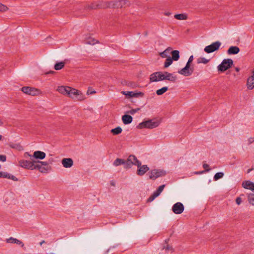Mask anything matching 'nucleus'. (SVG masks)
Returning a JSON list of instances; mask_svg holds the SVG:
<instances>
[{
	"instance_id": "nucleus-23",
	"label": "nucleus",
	"mask_w": 254,
	"mask_h": 254,
	"mask_svg": "<svg viewBox=\"0 0 254 254\" xmlns=\"http://www.w3.org/2000/svg\"><path fill=\"white\" fill-rule=\"evenodd\" d=\"M70 90V87L61 86L58 87L57 90L61 94L68 95V91Z\"/></svg>"
},
{
	"instance_id": "nucleus-1",
	"label": "nucleus",
	"mask_w": 254,
	"mask_h": 254,
	"mask_svg": "<svg viewBox=\"0 0 254 254\" xmlns=\"http://www.w3.org/2000/svg\"><path fill=\"white\" fill-rule=\"evenodd\" d=\"M160 123V122L158 120H148L139 123L137 125V128L139 129L144 128L152 129L157 127L159 125Z\"/></svg>"
},
{
	"instance_id": "nucleus-17",
	"label": "nucleus",
	"mask_w": 254,
	"mask_h": 254,
	"mask_svg": "<svg viewBox=\"0 0 254 254\" xmlns=\"http://www.w3.org/2000/svg\"><path fill=\"white\" fill-rule=\"evenodd\" d=\"M98 9L107 8L110 7L111 2L100 0L97 1Z\"/></svg>"
},
{
	"instance_id": "nucleus-22",
	"label": "nucleus",
	"mask_w": 254,
	"mask_h": 254,
	"mask_svg": "<svg viewBox=\"0 0 254 254\" xmlns=\"http://www.w3.org/2000/svg\"><path fill=\"white\" fill-rule=\"evenodd\" d=\"M122 121L125 125L130 124L133 120L132 117L129 115H124L122 116Z\"/></svg>"
},
{
	"instance_id": "nucleus-32",
	"label": "nucleus",
	"mask_w": 254,
	"mask_h": 254,
	"mask_svg": "<svg viewBox=\"0 0 254 254\" xmlns=\"http://www.w3.org/2000/svg\"><path fill=\"white\" fill-rule=\"evenodd\" d=\"M122 128L120 127H118L112 129L111 132L113 135H118L122 132Z\"/></svg>"
},
{
	"instance_id": "nucleus-44",
	"label": "nucleus",
	"mask_w": 254,
	"mask_h": 254,
	"mask_svg": "<svg viewBox=\"0 0 254 254\" xmlns=\"http://www.w3.org/2000/svg\"><path fill=\"white\" fill-rule=\"evenodd\" d=\"M140 110V108H137L136 109H133L127 112L128 113H129L131 115L134 114L137 112L139 111Z\"/></svg>"
},
{
	"instance_id": "nucleus-29",
	"label": "nucleus",
	"mask_w": 254,
	"mask_h": 254,
	"mask_svg": "<svg viewBox=\"0 0 254 254\" xmlns=\"http://www.w3.org/2000/svg\"><path fill=\"white\" fill-rule=\"evenodd\" d=\"M65 63L64 62H58L55 64L54 68L56 70H59L62 69L65 65Z\"/></svg>"
},
{
	"instance_id": "nucleus-51",
	"label": "nucleus",
	"mask_w": 254,
	"mask_h": 254,
	"mask_svg": "<svg viewBox=\"0 0 254 254\" xmlns=\"http://www.w3.org/2000/svg\"><path fill=\"white\" fill-rule=\"evenodd\" d=\"M156 198V197L152 194L148 198V200L147 201L148 202H151L152 201H153L155 198Z\"/></svg>"
},
{
	"instance_id": "nucleus-7",
	"label": "nucleus",
	"mask_w": 254,
	"mask_h": 254,
	"mask_svg": "<svg viewBox=\"0 0 254 254\" xmlns=\"http://www.w3.org/2000/svg\"><path fill=\"white\" fill-rule=\"evenodd\" d=\"M137 161H139V160L134 155H130L128 156L127 160H125V166H124V168L127 169L130 168L133 165L136 166Z\"/></svg>"
},
{
	"instance_id": "nucleus-16",
	"label": "nucleus",
	"mask_w": 254,
	"mask_h": 254,
	"mask_svg": "<svg viewBox=\"0 0 254 254\" xmlns=\"http://www.w3.org/2000/svg\"><path fill=\"white\" fill-rule=\"evenodd\" d=\"M63 166L65 168H70L73 164V162L71 158H64L62 161Z\"/></svg>"
},
{
	"instance_id": "nucleus-27",
	"label": "nucleus",
	"mask_w": 254,
	"mask_h": 254,
	"mask_svg": "<svg viewBox=\"0 0 254 254\" xmlns=\"http://www.w3.org/2000/svg\"><path fill=\"white\" fill-rule=\"evenodd\" d=\"M173 60L178 61L180 58V52L178 50H173L171 53Z\"/></svg>"
},
{
	"instance_id": "nucleus-28",
	"label": "nucleus",
	"mask_w": 254,
	"mask_h": 254,
	"mask_svg": "<svg viewBox=\"0 0 254 254\" xmlns=\"http://www.w3.org/2000/svg\"><path fill=\"white\" fill-rule=\"evenodd\" d=\"M9 146L11 148L15 149L19 151H21L23 149V146L21 145L19 143H10L9 144Z\"/></svg>"
},
{
	"instance_id": "nucleus-30",
	"label": "nucleus",
	"mask_w": 254,
	"mask_h": 254,
	"mask_svg": "<svg viewBox=\"0 0 254 254\" xmlns=\"http://www.w3.org/2000/svg\"><path fill=\"white\" fill-rule=\"evenodd\" d=\"M113 165L115 166H118L121 165H124L125 166V160L123 159L117 158L114 162Z\"/></svg>"
},
{
	"instance_id": "nucleus-5",
	"label": "nucleus",
	"mask_w": 254,
	"mask_h": 254,
	"mask_svg": "<svg viewBox=\"0 0 254 254\" xmlns=\"http://www.w3.org/2000/svg\"><path fill=\"white\" fill-rule=\"evenodd\" d=\"M221 45V43L219 41H216L212 43L210 45L207 46L204 48V51L206 53L209 54L218 50Z\"/></svg>"
},
{
	"instance_id": "nucleus-55",
	"label": "nucleus",
	"mask_w": 254,
	"mask_h": 254,
	"mask_svg": "<svg viewBox=\"0 0 254 254\" xmlns=\"http://www.w3.org/2000/svg\"><path fill=\"white\" fill-rule=\"evenodd\" d=\"M56 72L53 71V70H50L49 71V72H47L46 73V74H54Z\"/></svg>"
},
{
	"instance_id": "nucleus-37",
	"label": "nucleus",
	"mask_w": 254,
	"mask_h": 254,
	"mask_svg": "<svg viewBox=\"0 0 254 254\" xmlns=\"http://www.w3.org/2000/svg\"><path fill=\"white\" fill-rule=\"evenodd\" d=\"M209 62V60H207L205 58L200 57L197 59V62L198 64H206Z\"/></svg>"
},
{
	"instance_id": "nucleus-8",
	"label": "nucleus",
	"mask_w": 254,
	"mask_h": 254,
	"mask_svg": "<svg viewBox=\"0 0 254 254\" xmlns=\"http://www.w3.org/2000/svg\"><path fill=\"white\" fill-rule=\"evenodd\" d=\"M136 166L137 167L136 174L140 176L144 175L147 171L149 170V168L147 166V165H141V163L140 161L137 162Z\"/></svg>"
},
{
	"instance_id": "nucleus-56",
	"label": "nucleus",
	"mask_w": 254,
	"mask_h": 254,
	"mask_svg": "<svg viewBox=\"0 0 254 254\" xmlns=\"http://www.w3.org/2000/svg\"><path fill=\"white\" fill-rule=\"evenodd\" d=\"M235 70L236 71L239 72L240 71V69L239 67H237L235 68Z\"/></svg>"
},
{
	"instance_id": "nucleus-10",
	"label": "nucleus",
	"mask_w": 254,
	"mask_h": 254,
	"mask_svg": "<svg viewBox=\"0 0 254 254\" xmlns=\"http://www.w3.org/2000/svg\"><path fill=\"white\" fill-rule=\"evenodd\" d=\"M194 68L193 67H190L188 65H186V66L181 69V70H179L178 72L185 76H189L192 74V73L193 72Z\"/></svg>"
},
{
	"instance_id": "nucleus-14",
	"label": "nucleus",
	"mask_w": 254,
	"mask_h": 254,
	"mask_svg": "<svg viewBox=\"0 0 254 254\" xmlns=\"http://www.w3.org/2000/svg\"><path fill=\"white\" fill-rule=\"evenodd\" d=\"M33 159L43 160L46 157V153L41 151H35L32 155Z\"/></svg>"
},
{
	"instance_id": "nucleus-40",
	"label": "nucleus",
	"mask_w": 254,
	"mask_h": 254,
	"mask_svg": "<svg viewBox=\"0 0 254 254\" xmlns=\"http://www.w3.org/2000/svg\"><path fill=\"white\" fill-rule=\"evenodd\" d=\"M171 50V48H168L166 50H165L164 51H163V52L161 53H160V56L162 57V58H167V52H169V51H170Z\"/></svg>"
},
{
	"instance_id": "nucleus-60",
	"label": "nucleus",
	"mask_w": 254,
	"mask_h": 254,
	"mask_svg": "<svg viewBox=\"0 0 254 254\" xmlns=\"http://www.w3.org/2000/svg\"><path fill=\"white\" fill-rule=\"evenodd\" d=\"M2 139V135L0 134V140Z\"/></svg>"
},
{
	"instance_id": "nucleus-52",
	"label": "nucleus",
	"mask_w": 254,
	"mask_h": 254,
	"mask_svg": "<svg viewBox=\"0 0 254 254\" xmlns=\"http://www.w3.org/2000/svg\"><path fill=\"white\" fill-rule=\"evenodd\" d=\"M236 203L238 205H240L242 202V199L240 197H238L236 199Z\"/></svg>"
},
{
	"instance_id": "nucleus-38",
	"label": "nucleus",
	"mask_w": 254,
	"mask_h": 254,
	"mask_svg": "<svg viewBox=\"0 0 254 254\" xmlns=\"http://www.w3.org/2000/svg\"><path fill=\"white\" fill-rule=\"evenodd\" d=\"M224 176V173L223 172H218L215 174L214 176V180L217 181L218 180L222 178Z\"/></svg>"
},
{
	"instance_id": "nucleus-15",
	"label": "nucleus",
	"mask_w": 254,
	"mask_h": 254,
	"mask_svg": "<svg viewBox=\"0 0 254 254\" xmlns=\"http://www.w3.org/2000/svg\"><path fill=\"white\" fill-rule=\"evenodd\" d=\"M247 85L250 90L254 88V70L252 72V75L248 78Z\"/></svg>"
},
{
	"instance_id": "nucleus-46",
	"label": "nucleus",
	"mask_w": 254,
	"mask_h": 254,
	"mask_svg": "<svg viewBox=\"0 0 254 254\" xmlns=\"http://www.w3.org/2000/svg\"><path fill=\"white\" fill-rule=\"evenodd\" d=\"M193 60V56L192 55L190 57L189 60L186 65L189 64V66L190 67V63L192 62Z\"/></svg>"
},
{
	"instance_id": "nucleus-33",
	"label": "nucleus",
	"mask_w": 254,
	"mask_h": 254,
	"mask_svg": "<svg viewBox=\"0 0 254 254\" xmlns=\"http://www.w3.org/2000/svg\"><path fill=\"white\" fill-rule=\"evenodd\" d=\"M98 3L97 2H93L91 3V4L87 5L85 7V8L87 9H98V6H97Z\"/></svg>"
},
{
	"instance_id": "nucleus-26",
	"label": "nucleus",
	"mask_w": 254,
	"mask_h": 254,
	"mask_svg": "<svg viewBox=\"0 0 254 254\" xmlns=\"http://www.w3.org/2000/svg\"><path fill=\"white\" fill-rule=\"evenodd\" d=\"M0 173H1V178H4L11 179L14 181H18V179L16 178V177H15L11 174H9L5 172H1Z\"/></svg>"
},
{
	"instance_id": "nucleus-11",
	"label": "nucleus",
	"mask_w": 254,
	"mask_h": 254,
	"mask_svg": "<svg viewBox=\"0 0 254 254\" xmlns=\"http://www.w3.org/2000/svg\"><path fill=\"white\" fill-rule=\"evenodd\" d=\"M184 208V206L183 203L178 202L173 205L172 210L175 214H180L183 213Z\"/></svg>"
},
{
	"instance_id": "nucleus-42",
	"label": "nucleus",
	"mask_w": 254,
	"mask_h": 254,
	"mask_svg": "<svg viewBox=\"0 0 254 254\" xmlns=\"http://www.w3.org/2000/svg\"><path fill=\"white\" fill-rule=\"evenodd\" d=\"M97 41L94 39L89 38L87 40L86 43L90 45H94Z\"/></svg>"
},
{
	"instance_id": "nucleus-18",
	"label": "nucleus",
	"mask_w": 254,
	"mask_h": 254,
	"mask_svg": "<svg viewBox=\"0 0 254 254\" xmlns=\"http://www.w3.org/2000/svg\"><path fill=\"white\" fill-rule=\"evenodd\" d=\"M36 163L41 164L43 169H45V173H48L49 171L51 170V166L49 165L50 163L49 162L36 161Z\"/></svg>"
},
{
	"instance_id": "nucleus-12",
	"label": "nucleus",
	"mask_w": 254,
	"mask_h": 254,
	"mask_svg": "<svg viewBox=\"0 0 254 254\" xmlns=\"http://www.w3.org/2000/svg\"><path fill=\"white\" fill-rule=\"evenodd\" d=\"M21 91L28 95L35 96L38 92V90L35 88L29 86H24L21 88Z\"/></svg>"
},
{
	"instance_id": "nucleus-34",
	"label": "nucleus",
	"mask_w": 254,
	"mask_h": 254,
	"mask_svg": "<svg viewBox=\"0 0 254 254\" xmlns=\"http://www.w3.org/2000/svg\"><path fill=\"white\" fill-rule=\"evenodd\" d=\"M173 61V59L170 56L167 57L164 63V68L169 67L172 64Z\"/></svg>"
},
{
	"instance_id": "nucleus-58",
	"label": "nucleus",
	"mask_w": 254,
	"mask_h": 254,
	"mask_svg": "<svg viewBox=\"0 0 254 254\" xmlns=\"http://www.w3.org/2000/svg\"><path fill=\"white\" fill-rule=\"evenodd\" d=\"M3 125V122L0 120V126Z\"/></svg>"
},
{
	"instance_id": "nucleus-13",
	"label": "nucleus",
	"mask_w": 254,
	"mask_h": 254,
	"mask_svg": "<svg viewBox=\"0 0 254 254\" xmlns=\"http://www.w3.org/2000/svg\"><path fill=\"white\" fill-rule=\"evenodd\" d=\"M121 93L123 95H125L128 97H143L144 96V93L141 92H134L133 91H122Z\"/></svg>"
},
{
	"instance_id": "nucleus-54",
	"label": "nucleus",
	"mask_w": 254,
	"mask_h": 254,
	"mask_svg": "<svg viewBox=\"0 0 254 254\" xmlns=\"http://www.w3.org/2000/svg\"><path fill=\"white\" fill-rule=\"evenodd\" d=\"M248 141H249V144L252 143L253 142H254V137H250V138H249V139H248Z\"/></svg>"
},
{
	"instance_id": "nucleus-57",
	"label": "nucleus",
	"mask_w": 254,
	"mask_h": 254,
	"mask_svg": "<svg viewBox=\"0 0 254 254\" xmlns=\"http://www.w3.org/2000/svg\"><path fill=\"white\" fill-rule=\"evenodd\" d=\"M45 242L44 240H43L40 243V245L41 246L43 244L45 243Z\"/></svg>"
},
{
	"instance_id": "nucleus-36",
	"label": "nucleus",
	"mask_w": 254,
	"mask_h": 254,
	"mask_svg": "<svg viewBox=\"0 0 254 254\" xmlns=\"http://www.w3.org/2000/svg\"><path fill=\"white\" fill-rule=\"evenodd\" d=\"M202 166L203 168L205 169V170L202 171L201 172H197L195 173V174H200L204 172H209L210 170V169L209 168V166L207 164L204 163L203 164Z\"/></svg>"
},
{
	"instance_id": "nucleus-19",
	"label": "nucleus",
	"mask_w": 254,
	"mask_h": 254,
	"mask_svg": "<svg viewBox=\"0 0 254 254\" xmlns=\"http://www.w3.org/2000/svg\"><path fill=\"white\" fill-rule=\"evenodd\" d=\"M165 80H169L172 82H176L177 80V76L173 75L172 73H169L167 71H165Z\"/></svg>"
},
{
	"instance_id": "nucleus-41",
	"label": "nucleus",
	"mask_w": 254,
	"mask_h": 254,
	"mask_svg": "<svg viewBox=\"0 0 254 254\" xmlns=\"http://www.w3.org/2000/svg\"><path fill=\"white\" fill-rule=\"evenodd\" d=\"M18 239L16 238H14L13 237H10L6 240V241L8 243H12V244H16Z\"/></svg>"
},
{
	"instance_id": "nucleus-63",
	"label": "nucleus",
	"mask_w": 254,
	"mask_h": 254,
	"mask_svg": "<svg viewBox=\"0 0 254 254\" xmlns=\"http://www.w3.org/2000/svg\"><path fill=\"white\" fill-rule=\"evenodd\" d=\"M1 173L0 172V178H1Z\"/></svg>"
},
{
	"instance_id": "nucleus-47",
	"label": "nucleus",
	"mask_w": 254,
	"mask_h": 254,
	"mask_svg": "<svg viewBox=\"0 0 254 254\" xmlns=\"http://www.w3.org/2000/svg\"><path fill=\"white\" fill-rule=\"evenodd\" d=\"M165 185H162L160 186H159L158 187V188L157 189V190L160 192V193H161V192L163 191L164 187H165Z\"/></svg>"
},
{
	"instance_id": "nucleus-62",
	"label": "nucleus",
	"mask_w": 254,
	"mask_h": 254,
	"mask_svg": "<svg viewBox=\"0 0 254 254\" xmlns=\"http://www.w3.org/2000/svg\"><path fill=\"white\" fill-rule=\"evenodd\" d=\"M95 93V91H93V92H91L90 93V94H92V93Z\"/></svg>"
},
{
	"instance_id": "nucleus-24",
	"label": "nucleus",
	"mask_w": 254,
	"mask_h": 254,
	"mask_svg": "<svg viewBox=\"0 0 254 254\" xmlns=\"http://www.w3.org/2000/svg\"><path fill=\"white\" fill-rule=\"evenodd\" d=\"M32 167V170L34 169H37L40 172L45 173V169H43L41 164L39 163H33Z\"/></svg>"
},
{
	"instance_id": "nucleus-48",
	"label": "nucleus",
	"mask_w": 254,
	"mask_h": 254,
	"mask_svg": "<svg viewBox=\"0 0 254 254\" xmlns=\"http://www.w3.org/2000/svg\"><path fill=\"white\" fill-rule=\"evenodd\" d=\"M163 249H165L166 251H171L172 252L173 251V249L172 247L167 245L166 247H164Z\"/></svg>"
},
{
	"instance_id": "nucleus-3",
	"label": "nucleus",
	"mask_w": 254,
	"mask_h": 254,
	"mask_svg": "<svg viewBox=\"0 0 254 254\" xmlns=\"http://www.w3.org/2000/svg\"><path fill=\"white\" fill-rule=\"evenodd\" d=\"M150 179L155 180L157 178L165 176L166 175V172L161 169H153L148 173Z\"/></svg>"
},
{
	"instance_id": "nucleus-39",
	"label": "nucleus",
	"mask_w": 254,
	"mask_h": 254,
	"mask_svg": "<svg viewBox=\"0 0 254 254\" xmlns=\"http://www.w3.org/2000/svg\"><path fill=\"white\" fill-rule=\"evenodd\" d=\"M248 200L251 204L254 205V194H249L248 195Z\"/></svg>"
},
{
	"instance_id": "nucleus-20",
	"label": "nucleus",
	"mask_w": 254,
	"mask_h": 254,
	"mask_svg": "<svg viewBox=\"0 0 254 254\" xmlns=\"http://www.w3.org/2000/svg\"><path fill=\"white\" fill-rule=\"evenodd\" d=\"M240 50L237 46H231L227 51L228 55H236L239 53Z\"/></svg>"
},
{
	"instance_id": "nucleus-6",
	"label": "nucleus",
	"mask_w": 254,
	"mask_h": 254,
	"mask_svg": "<svg viewBox=\"0 0 254 254\" xmlns=\"http://www.w3.org/2000/svg\"><path fill=\"white\" fill-rule=\"evenodd\" d=\"M68 92V96L69 97L72 98H75L77 100L81 101L83 100V96L80 91L70 87V90Z\"/></svg>"
},
{
	"instance_id": "nucleus-50",
	"label": "nucleus",
	"mask_w": 254,
	"mask_h": 254,
	"mask_svg": "<svg viewBox=\"0 0 254 254\" xmlns=\"http://www.w3.org/2000/svg\"><path fill=\"white\" fill-rule=\"evenodd\" d=\"M25 157L27 156L30 157L31 160H34L32 155H30L28 152H25L24 154Z\"/></svg>"
},
{
	"instance_id": "nucleus-4",
	"label": "nucleus",
	"mask_w": 254,
	"mask_h": 254,
	"mask_svg": "<svg viewBox=\"0 0 254 254\" xmlns=\"http://www.w3.org/2000/svg\"><path fill=\"white\" fill-rule=\"evenodd\" d=\"M149 79L151 82H157L165 80V71L155 72L150 75Z\"/></svg>"
},
{
	"instance_id": "nucleus-49",
	"label": "nucleus",
	"mask_w": 254,
	"mask_h": 254,
	"mask_svg": "<svg viewBox=\"0 0 254 254\" xmlns=\"http://www.w3.org/2000/svg\"><path fill=\"white\" fill-rule=\"evenodd\" d=\"M6 160V157L4 155H0V161L5 162Z\"/></svg>"
},
{
	"instance_id": "nucleus-35",
	"label": "nucleus",
	"mask_w": 254,
	"mask_h": 254,
	"mask_svg": "<svg viewBox=\"0 0 254 254\" xmlns=\"http://www.w3.org/2000/svg\"><path fill=\"white\" fill-rule=\"evenodd\" d=\"M168 90V88L167 86L163 87L161 89L157 90L156 92L157 95H161L166 92Z\"/></svg>"
},
{
	"instance_id": "nucleus-45",
	"label": "nucleus",
	"mask_w": 254,
	"mask_h": 254,
	"mask_svg": "<svg viewBox=\"0 0 254 254\" xmlns=\"http://www.w3.org/2000/svg\"><path fill=\"white\" fill-rule=\"evenodd\" d=\"M16 244L20 246L24 250H26V248L24 247V245L21 241L17 240Z\"/></svg>"
},
{
	"instance_id": "nucleus-2",
	"label": "nucleus",
	"mask_w": 254,
	"mask_h": 254,
	"mask_svg": "<svg viewBox=\"0 0 254 254\" xmlns=\"http://www.w3.org/2000/svg\"><path fill=\"white\" fill-rule=\"evenodd\" d=\"M234 64L233 61L231 59H224L221 63L217 66V69L219 71L223 72L230 68H231Z\"/></svg>"
},
{
	"instance_id": "nucleus-9",
	"label": "nucleus",
	"mask_w": 254,
	"mask_h": 254,
	"mask_svg": "<svg viewBox=\"0 0 254 254\" xmlns=\"http://www.w3.org/2000/svg\"><path fill=\"white\" fill-rule=\"evenodd\" d=\"M33 163H36V160H32L31 161H28L25 160H21L19 161V165L21 167L31 170H32Z\"/></svg>"
},
{
	"instance_id": "nucleus-31",
	"label": "nucleus",
	"mask_w": 254,
	"mask_h": 254,
	"mask_svg": "<svg viewBox=\"0 0 254 254\" xmlns=\"http://www.w3.org/2000/svg\"><path fill=\"white\" fill-rule=\"evenodd\" d=\"M174 17L178 20H186L188 18V16L185 13L176 14L174 15Z\"/></svg>"
},
{
	"instance_id": "nucleus-21",
	"label": "nucleus",
	"mask_w": 254,
	"mask_h": 254,
	"mask_svg": "<svg viewBox=\"0 0 254 254\" xmlns=\"http://www.w3.org/2000/svg\"><path fill=\"white\" fill-rule=\"evenodd\" d=\"M243 187L247 189H250L254 191V183L249 181H245L242 184Z\"/></svg>"
},
{
	"instance_id": "nucleus-59",
	"label": "nucleus",
	"mask_w": 254,
	"mask_h": 254,
	"mask_svg": "<svg viewBox=\"0 0 254 254\" xmlns=\"http://www.w3.org/2000/svg\"><path fill=\"white\" fill-rule=\"evenodd\" d=\"M111 185H112V186H115V183H113V182H112V183H111Z\"/></svg>"
},
{
	"instance_id": "nucleus-25",
	"label": "nucleus",
	"mask_w": 254,
	"mask_h": 254,
	"mask_svg": "<svg viewBox=\"0 0 254 254\" xmlns=\"http://www.w3.org/2000/svg\"><path fill=\"white\" fill-rule=\"evenodd\" d=\"M127 0H120L116 1L115 3L114 4V7H122L126 5L128 3Z\"/></svg>"
},
{
	"instance_id": "nucleus-43",
	"label": "nucleus",
	"mask_w": 254,
	"mask_h": 254,
	"mask_svg": "<svg viewBox=\"0 0 254 254\" xmlns=\"http://www.w3.org/2000/svg\"><path fill=\"white\" fill-rule=\"evenodd\" d=\"M8 8L6 5L0 3V11H5Z\"/></svg>"
},
{
	"instance_id": "nucleus-53",
	"label": "nucleus",
	"mask_w": 254,
	"mask_h": 254,
	"mask_svg": "<svg viewBox=\"0 0 254 254\" xmlns=\"http://www.w3.org/2000/svg\"><path fill=\"white\" fill-rule=\"evenodd\" d=\"M160 193L157 190H155L153 193V194L156 197L160 195Z\"/></svg>"
},
{
	"instance_id": "nucleus-61",
	"label": "nucleus",
	"mask_w": 254,
	"mask_h": 254,
	"mask_svg": "<svg viewBox=\"0 0 254 254\" xmlns=\"http://www.w3.org/2000/svg\"><path fill=\"white\" fill-rule=\"evenodd\" d=\"M251 169H249V170H248V172H247V173H250V172L251 171Z\"/></svg>"
}]
</instances>
